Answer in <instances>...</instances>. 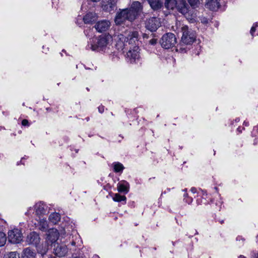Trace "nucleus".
Instances as JSON below:
<instances>
[{"instance_id": "20", "label": "nucleus", "mask_w": 258, "mask_h": 258, "mask_svg": "<svg viewBox=\"0 0 258 258\" xmlns=\"http://www.w3.org/2000/svg\"><path fill=\"white\" fill-rule=\"evenodd\" d=\"M49 221L54 224H56L60 220V215L58 213H51L49 216Z\"/></svg>"}, {"instance_id": "45", "label": "nucleus", "mask_w": 258, "mask_h": 258, "mask_svg": "<svg viewBox=\"0 0 258 258\" xmlns=\"http://www.w3.org/2000/svg\"><path fill=\"white\" fill-rule=\"evenodd\" d=\"M237 131H239V132H241V131L240 130V127L237 128Z\"/></svg>"}, {"instance_id": "3", "label": "nucleus", "mask_w": 258, "mask_h": 258, "mask_svg": "<svg viewBox=\"0 0 258 258\" xmlns=\"http://www.w3.org/2000/svg\"><path fill=\"white\" fill-rule=\"evenodd\" d=\"M174 9L184 15L190 22H192L196 17L195 14L189 10V6L185 0H177Z\"/></svg>"}, {"instance_id": "7", "label": "nucleus", "mask_w": 258, "mask_h": 258, "mask_svg": "<svg viewBox=\"0 0 258 258\" xmlns=\"http://www.w3.org/2000/svg\"><path fill=\"white\" fill-rule=\"evenodd\" d=\"M139 33L137 31H133L130 32L124 40L125 45H127V43L132 45L133 47L134 46H139V43H142V41H140Z\"/></svg>"}, {"instance_id": "43", "label": "nucleus", "mask_w": 258, "mask_h": 258, "mask_svg": "<svg viewBox=\"0 0 258 258\" xmlns=\"http://www.w3.org/2000/svg\"><path fill=\"white\" fill-rule=\"evenodd\" d=\"M183 197H184V198H185V199H186L187 197H188V195H187V194H186V193L184 194Z\"/></svg>"}, {"instance_id": "4", "label": "nucleus", "mask_w": 258, "mask_h": 258, "mask_svg": "<svg viewBox=\"0 0 258 258\" xmlns=\"http://www.w3.org/2000/svg\"><path fill=\"white\" fill-rule=\"evenodd\" d=\"M182 35L181 41L182 43L186 45L192 44L196 40V33L191 29L184 25L181 28Z\"/></svg>"}, {"instance_id": "33", "label": "nucleus", "mask_w": 258, "mask_h": 258, "mask_svg": "<svg viewBox=\"0 0 258 258\" xmlns=\"http://www.w3.org/2000/svg\"><path fill=\"white\" fill-rule=\"evenodd\" d=\"M184 200L185 201V202L188 204H190L192 201V199L190 197H187L186 199L184 198Z\"/></svg>"}, {"instance_id": "41", "label": "nucleus", "mask_w": 258, "mask_h": 258, "mask_svg": "<svg viewBox=\"0 0 258 258\" xmlns=\"http://www.w3.org/2000/svg\"><path fill=\"white\" fill-rule=\"evenodd\" d=\"M253 26H255V28L258 27V22H255L253 24Z\"/></svg>"}, {"instance_id": "56", "label": "nucleus", "mask_w": 258, "mask_h": 258, "mask_svg": "<svg viewBox=\"0 0 258 258\" xmlns=\"http://www.w3.org/2000/svg\"><path fill=\"white\" fill-rule=\"evenodd\" d=\"M46 109H47V110H49V108H46Z\"/></svg>"}, {"instance_id": "39", "label": "nucleus", "mask_w": 258, "mask_h": 258, "mask_svg": "<svg viewBox=\"0 0 258 258\" xmlns=\"http://www.w3.org/2000/svg\"><path fill=\"white\" fill-rule=\"evenodd\" d=\"M243 125H244L245 126H248L249 125V122H247V121H244V122H243Z\"/></svg>"}, {"instance_id": "37", "label": "nucleus", "mask_w": 258, "mask_h": 258, "mask_svg": "<svg viewBox=\"0 0 258 258\" xmlns=\"http://www.w3.org/2000/svg\"><path fill=\"white\" fill-rule=\"evenodd\" d=\"M216 221H218L219 222H220L221 224H223L224 223V220H218L217 219H215Z\"/></svg>"}, {"instance_id": "35", "label": "nucleus", "mask_w": 258, "mask_h": 258, "mask_svg": "<svg viewBox=\"0 0 258 258\" xmlns=\"http://www.w3.org/2000/svg\"><path fill=\"white\" fill-rule=\"evenodd\" d=\"M190 190L192 193L195 194L197 192V188L193 187L190 189Z\"/></svg>"}, {"instance_id": "10", "label": "nucleus", "mask_w": 258, "mask_h": 258, "mask_svg": "<svg viewBox=\"0 0 258 258\" xmlns=\"http://www.w3.org/2000/svg\"><path fill=\"white\" fill-rule=\"evenodd\" d=\"M116 0H102L101 8L106 12L110 13L116 8Z\"/></svg>"}, {"instance_id": "15", "label": "nucleus", "mask_w": 258, "mask_h": 258, "mask_svg": "<svg viewBox=\"0 0 258 258\" xmlns=\"http://www.w3.org/2000/svg\"><path fill=\"white\" fill-rule=\"evenodd\" d=\"M220 6L219 3L217 0H208L205 5L207 9L212 11H217Z\"/></svg>"}, {"instance_id": "31", "label": "nucleus", "mask_w": 258, "mask_h": 258, "mask_svg": "<svg viewBox=\"0 0 258 258\" xmlns=\"http://www.w3.org/2000/svg\"><path fill=\"white\" fill-rule=\"evenodd\" d=\"M98 111L100 113H102L104 110V106L102 105H101L98 107Z\"/></svg>"}, {"instance_id": "46", "label": "nucleus", "mask_w": 258, "mask_h": 258, "mask_svg": "<svg viewBox=\"0 0 258 258\" xmlns=\"http://www.w3.org/2000/svg\"><path fill=\"white\" fill-rule=\"evenodd\" d=\"M75 244H76V243H75V242H74V241H73V242H72V245H75Z\"/></svg>"}, {"instance_id": "48", "label": "nucleus", "mask_w": 258, "mask_h": 258, "mask_svg": "<svg viewBox=\"0 0 258 258\" xmlns=\"http://www.w3.org/2000/svg\"><path fill=\"white\" fill-rule=\"evenodd\" d=\"M87 121H88L89 120V117H87L86 118Z\"/></svg>"}, {"instance_id": "30", "label": "nucleus", "mask_w": 258, "mask_h": 258, "mask_svg": "<svg viewBox=\"0 0 258 258\" xmlns=\"http://www.w3.org/2000/svg\"><path fill=\"white\" fill-rule=\"evenodd\" d=\"M22 125L23 126H29V122L27 119H23L22 121Z\"/></svg>"}, {"instance_id": "50", "label": "nucleus", "mask_w": 258, "mask_h": 258, "mask_svg": "<svg viewBox=\"0 0 258 258\" xmlns=\"http://www.w3.org/2000/svg\"><path fill=\"white\" fill-rule=\"evenodd\" d=\"M86 89L87 90V91H89L90 89L88 88H87Z\"/></svg>"}, {"instance_id": "8", "label": "nucleus", "mask_w": 258, "mask_h": 258, "mask_svg": "<svg viewBox=\"0 0 258 258\" xmlns=\"http://www.w3.org/2000/svg\"><path fill=\"white\" fill-rule=\"evenodd\" d=\"M161 26L160 21L157 17H151L145 23V28L151 32H154Z\"/></svg>"}, {"instance_id": "26", "label": "nucleus", "mask_w": 258, "mask_h": 258, "mask_svg": "<svg viewBox=\"0 0 258 258\" xmlns=\"http://www.w3.org/2000/svg\"><path fill=\"white\" fill-rule=\"evenodd\" d=\"M188 4L190 5L192 9H196L199 7V0H187Z\"/></svg>"}, {"instance_id": "25", "label": "nucleus", "mask_w": 258, "mask_h": 258, "mask_svg": "<svg viewBox=\"0 0 258 258\" xmlns=\"http://www.w3.org/2000/svg\"><path fill=\"white\" fill-rule=\"evenodd\" d=\"M3 258H20V256L17 251H10L6 252Z\"/></svg>"}, {"instance_id": "51", "label": "nucleus", "mask_w": 258, "mask_h": 258, "mask_svg": "<svg viewBox=\"0 0 258 258\" xmlns=\"http://www.w3.org/2000/svg\"><path fill=\"white\" fill-rule=\"evenodd\" d=\"M62 51H63V52H66V51H65V50H64V49H63V50H62Z\"/></svg>"}, {"instance_id": "5", "label": "nucleus", "mask_w": 258, "mask_h": 258, "mask_svg": "<svg viewBox=\"0 0 258 258\" xmlns=\"http://www.w3.org/2000/svg\"><path fill=\"white\" fill-rule=\"evenodd\" d=\"M159 42L164 49H169L173 47L177 42L175 35L172 33L164 34L160 39Z\"/></svg>"}, {"instance_id": "54", "label": "nucleus", "mask_w": 258, "mask_h": 258, "mask_svg": "<svg viewBox=\"0 0 258 258\" xmlns=\"http://www.w3.org/2000/svg\"><path fill=\"white\" fill-rule=\"evenodd\" d=\"M204 22H207V21L204 20Z\"/></svg>"}, {"instance_id": "16", "label": "nucleus", "mask_w": 258, "mask_h": 258, "mask_svg": "<svg viewBox=\"0 0 258 258\" xmlns=\"http://www.w3.org/2000/svg\"><path fill=\"white\" fill-rule=\"evenodd\" d=\"M139 47L138 46H134L133 48L130 47V49L127 52V55L128 57H130L131 59L135 60L136 59L138 58L139 56L138 49Z\"/></svg>"}, {"instance_id": "40", "label": "nucleus", "mask_w": 258, "mask_h": 258, "mask_svg": "<svg viewBox=\"0 0 258 258\" xmlns=\"http://www.w3.org/2000/svg\"><path fill=\"white\" fill-rule=\"evenodd\" d=\"M256 131L258 133V125H256L253 127V132Z\"/></svg>"}, {"instance_id": "38", "label": "nucleus", "mask_w": 258, "mask_h": 258, "mask_svg": "<svg viewBox=\"0 0 258 258\" xmlns=\"http://www.w3.org/2000/svg\"><path fill=\"white\" fill-rule=\"evenodd\" d=\"M46 251L45 250H44V251H41V254L42 256H44V254H46Z\"/></svg>"}, {"instance_id": "17", "label": "nucleus", "mask_w": 258, "mask_h": 258, "mask_svg": "<svg viewBox=\"0 0 258 258\" xmlns=\"http://www.w3.org/2000/svg\"><path fill=\"white\" fill-rule=\"evenodd\" d=\"M154 11H158L163 7V3L160 0H147Z\"/></svg>"}, {"instance_id": "11", "label": "nucleus", "mask_w": 258, "mask_h": 258, "mask_svg": "<svg viewBox=\"0 0 258 258\" xmlns=\"http://www.w3.org/2000/svg\"><path fill=\"white\" fill-rule=\"evenodd\" d=\"M53 251L54 254L58 257L64 256L68 251L67 246L63 244L54 243Z\"/></svg>"}, {"instance_id": "36", "label": "nucleus", "mask_w": 258, "mask_h": 258, "mask_svg": "<svg viewBox=\"0 0 258 258\" xmlns=\"http://www.w3.org/2000/svg\"><path fill=\"white\" fill-rule=\"evenodd\" d=\"M71 258H82V257H81L80 256H77L76 254H73Z\"/></svg>"}, {"instance_id": "6", "label": "nucleus", "mask_w": 258, "mask_h": 258, "mask_svg": "<svg viewBox=\"0 0 258 258\" xmlns=\"http://www.w3.org/2000/svg\"><path fill=\"white\" fill-rule=\"evenodd\" d=\"M23 238V234L20 229L14 228L8 232V240L11 243H20Z\"/></svg>"}, {"instance_id": "55", "label": "nucleus", "mask_w": 258, "mask_h": 258, "mask_svg": "<svg viewBox=\"0 0 258 258\" xmlns=\"http://www.w3.org/2000/svg\"><path fill=\"white\" fill-rule=\"evenodd\" d=\"M204 22H207V21L204 20Z\"/></svg>"}, {"instance_id": "32", "label": "nucleus", "mask_w": 258, "mask_h": 258, "mask_svg": "<svg viewBox=\"0 0 258 258\" xmlns=\"http://www.w3.org/2000/svg\"><path fill=\"white\" fill-rule=\"evenodd\" d=\"M255 31H256L255 26H252V27L251 28V29L250 31V33L252 36H253V34L255 32Z\"/></svg>"}, {"instance_id": "24", "label": "nucleus", "mask_w": 258, "mask_h": 258, "mask_svg": "<svg viewBox=\"0 0 258 258\" xmlns=\"http://www.w3.org/2000/svg\"><path fill=\"white\" fill-rule=\"evenodd\" d=\"M35 209L36 214L37 215L44 214L45 212V210L44 209L43 204H41V203L36 204L35 206Z\"/></svg>"}, {"instance_id": "47", "label": "nucleus", "mask_w": 258, "mask_h": 258, "mask_svg": "<svg viewBox=\"0 0 258 258\" xmlns=\"http://www.w3.org/2000/svg\"><path fill=\"white\" fill-rule=\"evenodd\" d=\"M197 234H198V232L197 230H196V233H195V235H197Z\"/></svg>"}, {"instance_id": "23", "label": "nucleus", "mask_w": 258, "mask_h": 258, "mask_svg": "<svg viewBox=\"0 0 258 258\" xmlns=\"http://www.w3.org/2000/svg\"><path fill=\"white\" fill-rule=\"evenodd\" d=\"M177 0H165L164 6L167 10H173L176 6Z\"/></svg>"}, {"instance_id": "27", "label": "nucleus", "mask_w": 258, "mask_h": 258, "mask_svg": "<svg viewBox=\"0 0 258 258\" xmlns=\"http://www.w3.org/2000/svg\"><path fill=\"white\" fill-rule=\"evenodd\" d=\"M156 37V35H155V36L154 37H152L150 39H149L147 42V43H146V45H151V46H155L157 44V42H158V39L157 38H155Z\"/></svg>"}, {"instance_id": "9", "label": "nucleus", "mask_w": 258, "mask_h": 258, "mask_svg": "<svg viewBox=\"0 0 258 258\" xmlns=\"http://www.w3.org/2000/svg\"><path fill=\"white\" fill-rule=\"evenodd\" d=\"M26 241L28 244L37 247L40 241L39 234L35 231L30 232L28 234Z\"/></svg>"}, {"instance_id": "44", "label": "nucleus", "mask_w": 258, "mask_h": 258, "mask_svg": "<svg viewBox=\"0 0 258 258\" xmlns=\"http://www.w3.org/2000/svg\"><path fill=\"white\" fill-rule=\"evenodd\" d=\"M238 258H246V257L245 256L243 255H240L238 256Z\"/></svg>"}, {"instance_id": "28", "label": "nucleus", "mask_w": 258, "mask_h": 258, "mask_svg": "<svg viewBox=\"0 0 258 258\" xmlns=\"http://www.w3.org/2000/svg\"><path fill=\"white\" fill-rule=\"evenodd\" d=\"M6 240L7 237L6 234L3 232H0V247L5 244Z\"/></svg>"}, {"instance_id": "13", "label": "nucleus", "mask_w": 258, "mask_h": 258, "mask_svg": "<svg viewBox=\"0 0 258 258\" xmlns=\"http://www.w3.org/2000/svg\"><path fill=\"white\" fill-rule=\"evenodd\" d=\"M117 188L119 192L126 194L129 191L130 184L126 180H122L117 183Z\"/></svg>"}, {"instance_id": "53", "label": "nucleus", "mask_w": 258, "mask_h": 258, "mask_svg": "<svg viewBox=\"0 0 258 258\" xmlns=\"http://www.w3.org/2000/svg\"><path fill=\"white\" fill-rule=\"evenodd\" d=\"M256 258H258V253L257 254V255L256 256Z\"/></svg>"}, {"instance_id": "21", "label": "nucleus", "mask_w": 258, "mask_h": 258, "mask_svg": "<svg viewBox=\"0 0 258 258\" xmlns=\"http://www.w3.org/2000/svg\"><path fill=\"white\" fill-rule=\"evenodd\" d=\"M59 233L56 230L55 232L49 233L47 235V239L50 241L52 244H54L55 242L57 240L58 238Z\"/></svg>"}, {"instance_id": "12", "label": "nucleus", "mask_w": 258, "mask_h": 258, "mask_svg": "<svg viewBox=\"0 0 258 258\" xmlns=\"http://www.w3.org/2000/svg\"><path fill=\"white\" fill-rule=\"evenodd\" d=\"M110 25V23L109 21L103 20L97 22L95 25V28L98 32L101 33L107 31Z\"/></svg>"}, {"instance_id": "22", "label": "nucleus", "mask_w": 258, "mask_h": 258, "mask_svg": "<svg viewBox=\"0 0 258 258\" xmlns=\"http://www.w3.org/2000/svg\"><path fill=\"white\" fill-rule=\"evenodd\" d=\"M112 167L113 171L115 173H121L124 169L123 165L118 162H113L112 164Z\"/></svg>"}, {"instance_id": "1", "label": "nucleus", "mask_w": 258, "mask_h": 258, "mask_svg": "<svg viewBox=\"0 0 258 258\" xmlns=\"http://www.w3.org/2000/svg\"><path fill=\"white\" fill-rule=\"evenodd\" d=\"M142 11L141 3L138 1L134 2L130 8L119 9V12L116 14L114 22L117 25H121L126 20L132 22L141 15Z\"/></svg>"}, {"instance_id": "18", "label": "nucleus", "mask_w": 258, "mask_h": 258, "mask_svg": "<svg viewBox=\"0 0 258 258\" xmlns=\"http://www.w3.org/2000/svg\"><path fill=\"white\" fill-rule=\"evenodd\" d=\"M36 253L30 248H25L22 254V258H36Z\"/></svg>"}, {"instance_id": "2", "label": "nucleus", "mask_w": 258, "mask_h": 258, "mask_svg": "<svg viewBox=\"0 0 258 258\" xmlns=\"http://www.w3.org/2000/svg\"><path fill=\"white\" fill-rule=\"evenodd\" d=\"M112 37L109 34H101L96 38L93 41V44L91 45V48L93 51H105Z\"/></svg>"}, {"instance_id": "19", "label": "nucleus", "mask_w": 258, "mask_h": 258, "mask_svg": "<svg viewBox=\"0 0 258 258\" xmlns=\"http://www.w3.org/2000/svg\"><path fill=\"white\" fill-rule=\"evenodd\" d=\"M112 199L115 202H121L123 205L126 204V197L124 195H121L118 193L115 194Z\"/></svg>"}, {"instance_id": "29", "label": "nucleus", "mask_w": 258, "mask_h": 258, "mask_svg": "<svg viewBox=\"0 0 258 258\" xmlns=\"http://www.w3.org/2000/svg\"><path fill=\"white\" fill-rule=\"evenodd\" d=\"M155 36V34L152 33L151 34H147V33H143L142 37L144 40V43L146 44L147 42L149 40V39L151 38L152 37H154Z\"/></svg>"}, {"instance_id": "14", "label": "nucleus", "mask_w": 258, "mask_h": 258, "mask_svg": "<svg viewBox=\"0 0 258 258\" xmlns=\"http://www.w3.org/2000/svg\"><path fill=\"white\" fill-rule=\"evenodd\" d=\"M97 17V15L95 13L89 12L84 16L83 21L85 24H92L95 22Z\"/></svg>"}, {"instance_id": "52", "label": "nucleus", "mask_w": 258, "mask_h": 258, "mask_svg": "<svg viewBox=\"0 0 258 258\" xmlns=\"http://www.w3.org/2000/svg\"><path fill=\"white\" fill-rule=\"evenodd\" d=\"M183 190L186 191H187V189L185 188Z\"/></svg>"}, {"instance_id": "34", "label": "nucleus", "mask_w": 258, "mask_h": 258, "mask_svg": "<svg viewBox=\"0 0 258 258\" xmlns=\"http://www.w3.org/2000/svg\"><path fill=\"white\" fill-rule=\"evenodd\" d=\"M26 159L25 157L22 158L21 161H20L19 162H18L17 163V165H19L20 164H24L23 163H22V160L23 159Z\"/></svg>"}, {"instance_id": "42", "label": "nucleus", "mask_w": 258, "mask_h": 258, "mask_svg": "<svg viewBox=\"0 0 258 258\" xmlns=\"http://www.w3.org/2000/svg\"><path fill=\"white\" fill-rule=\"evenodd\" d=\"M91 2H94V3H97L98 2H100L101 0H90Z\"/></svg>"}, {"instance_id": "49", "label": "nucleus", "mask_w": 258, "mask_h": 258, "mask_svg": "<svg viewBox=\"0 0 258 258\" xmlns=\"http://www.w3.org/2000/svg\"><path fill=\"white\" fill-rule=\"evenodd\" d=\"M179 49H180V50H181V51H183V50L184 49H182V48H180Z\"/></svg>"}]
</instances>
